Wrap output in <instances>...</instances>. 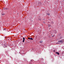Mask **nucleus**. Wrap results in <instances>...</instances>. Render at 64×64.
<instances>
[{"label": "nucleus", "instance_id": "1", "mask_svg": "<svg viewBox=\"0 0 64 64\" xmlns=\"http://www.w3.org/2000/svg\"><path fill=\"white\" fill-rule=\"evenodd\" d=\"M58 42H60V43H63V40H60Z\"/></svg>", "mask_w": 64, "mask_h": 64}, {"label": "nucleus", "instance_id": "2", "mask_svg": "<svg viewBox=\"0 0 64 64\" xmlns=\"http://www.w3.org/2000/svg\"><path fill=\"white\" fill-rule=\"evenodd\" d=\"M28 39L30 40H33V38H28Z\"/></svg>", "mask_w": 64, "mask_h": 64}, {"label": "nucleus", "instance_id": "3", "mask_svg": "<svg viewBox=\"0 0 64 64\" xmlns=\"http://www.w3.org/2000/svg\"><path fill=\"white\" fill-rule=\"evenodd\" d=\"M4 48H5V47H7V45L6 44H4Z\"/></svg>", "mask_w": 64, "mask_h": 64}, {"label": "nucleus", "instance_id": "4", "mask_svg": "<svg viewBox=\"0 0 64 64\" xmlns=\"http://www.w3.org/2000/svg\"><path fill=\"white\" fill-rule=\"evenodd\" d=\"M2 15H5V14L3 13V12H2Z\"/></svg>", "mask_w": 64, "mask_h": 64}, {"label": "nucleus", "instance_id": "5", "mask_svg": "<svg viewBox=\"0 0 64 64\" xmlns=\"http://www.w3.org/2000/svg\"><path fill=\"white\" fill-rule=\"evenodd\" d=\"M56 54H58V55H59V53L58 52H56Z\"/></svg>", "mask_w": 64, "mask_h": 64}, {"label": "nucleus", "instance_id": "6", "mask_svg": "<svg viewBox=\"0 0 64 64\" xmlns=\"http://www.w3.org/2000/svg\"><path fill=\"white\" fill-rule=\"evenodd\" d=\"M4 10H7V9H8L7 8H4Z\"/></svg>", "mask_w": 64, "mask_h": 64}, {"label": "nucleus", "instance_id": "7", "mask_svg": "<svg viewBox=\"0 0 64 64\" xmlns=\"http://www.w3.org/2000/svg\"><path fill=\"white\" fill-rule=\"evenodd\" d=\"M40 43H42V40H41L40 41Z\"/></svg>", "mask_w": 64, "mask_h": 64}, {"label": "nucleus", "instance_id": "8", "mask_svg": "<svg viewBox=\"0 0 64 64\" xmlns=\"http://www.w3.org/2000/svg\"><path fill=\"white\" fill-rule=\"evenodd\" d=\"M6 30V29L5 28H4L3 30Z\"/></svg>", "mask_w": 64, "mask_h": 64}, {"label": "nucleus", "instance_id": "9", "mask_svg": "<svg viewBox=\"0 0 64 64\" xmlns=\"http://www.w3.org/2000/svg\"><path fill=\"white\" fill-rule=\"evenodd\" d=\"M23 40H25V38H23Z\"/></svg>", "mask_w": 64, "mask_h": 64}, {"label": "nucleus", "instance_id": "10", "mask_svg": "<svg viewBox=\"0 0 64 64\" xmlns=\"http://www.w3.org/2000/svg\"><path fill=\"white\" fill-rule=\"evenodd\" d=\"M24 41H25V40H22L23 42H24Z\"/></svg>", "mask_w": 64, "mask_h": 64}, {"label": "nucleus", "instance_id": "11", "mask_svg": "<svg viewBox=\"0 0 64 64\" xmlns=\"http://www.w3.org/2000/svg\"><path fill=\"white\" fill-rule=\"evenodd\" d=\"M39 4L40 5H41V3H39Z\"/></svg>", "mask_w": 64, "mask_h": 64}, {"label": "nucleus", "instance_id": "12", "mask_svg": "<svg viewBox=\"0 0 64 64\" xmlns=\"http://www.w3.org/2000/svg\"><path fill=\"white\" fill-rule=\"evenodd\" d=\"M53 52H55V50H53Z\"/></svg>", "mask_w": 64, "mask_h": 64}, {"label": "nucleus", "instance_id": "13", "mask_svg": "<svg viewBox=\"0 0 64 64\" xmlns=\"http://www.w3.org/2000/svg\"><path fill=\"white\" fill-rule=\"evenodd\" d=\"M48 15L49 16V15H50V14H48Z\"/></svg>", "mask_w": 64, "mask_h": 64}, {"label": "nucleus", "instance_id": "14", "mask_svg": "<svg viewBox=\"0 0 64 64\" xmlns=\"http://www.w3.org/2000/svg\"><path fill=\"white\" fill-rule=\"evenodd\" d=\"M57 44H59V43H58V42H57Z\"/></svg>", "mask_w": 64, "mask_h": 64}, {"label": "nucleus", "instance_id": "15", "mask_svg": "<svg viewBox=\"0 0 64 64\" xmlns=\"http://www.w3.org/2000/svg\"><path fill=\"white\" fill-rule=\"evenodd\" d=\"M53 37H54V36H53Z\"/></svg>", "mask_w": 64, "mask_h": 64}, {"label": "nucleus", "instance_id": "16", "mask_svg": "<svg viewBox=\"0 0 64 64\" xmlns=\"http://www.w3.org/2000/svg\"><path fill=\"white\" fill-rule=\"evenodd\" d=\"M32 22L33 21V20H32Z\"/></svg>", "mask_w": 64, "mask_h": 64}]
</instances>
